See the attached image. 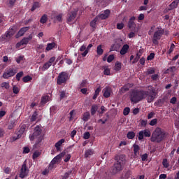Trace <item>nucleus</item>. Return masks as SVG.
Segmentation results:
<instances>
[{
  "label": "nucleus",
  "mask_w": 179,
  "mask_h": 179,
  "mask_svg": "<svg viewBox=\"0 0 179 179\" xmlns=\"http://www.w3.org/2000/svg\"><path fill=\"white\" fill-rule=\"evenodd\" d=\"M133 148L135 156H139V150H141V147L136 144H134Z\"/></svg>",
  "instance_id": "nucleus-26"
},
{
  "label": "nucleus",
  "mask_w": 179,
  "mask_h": 179,
  "mask_svg": "<svg viewBox=\"0 0 179 179\" xmlns=\"http://www.w3.org/2000/svg\"><path fill=\"white\" fill-rule=\"evenodd\" d=\"M157 124V119H153L150 122V125L151 127H154V125H156Z\"/></svg>",
  "instance_id": "nucleus-57"
},
{
  "label": "nucleus",
  "mask_w": 179,
  "mask_h": 179,
  "mask_svg": "<svg viewBox=\"0 0 179 179\" xmlns=\"http://www.w3.org/2000/svg\"><path fill=\"white\" fill-rule=\"evenodd\" d=\"M136 18L133 16L129 19V21L128 22V27L129 29H135V27L136 26V24H135V20Z\"/></svg>",
  "instance_id": "nucleus-18"
},
{
  "label": "nucleus",
  "mask_w": 179,
  "mask_h": 179,
  "mask_svg": "<svg viewBox=\"0 0 179 179\" xmlns=\"http://www.w3.org/2000/svg\"><path fill=\"white\" fill-rule=\"evenodd\" d=\"M64 15L62 13L58 14L55 17V13H52L51 15V19H55L57 22H62V17Z\"/></svg>",
  "instance_id": "nucleus-22"
},
{
  "label": "nucleus",
  "mask_w": 179,
  "mask_h": 179,
  "mask_svg": "<svg viewBox=\"0 0 179 179\" xmlns=\"http://www.w3.org/2000/svg\"><path fill=\"white\" fill-rule=\"evenodd\" d=\"M103 73H104V75H107V76L110 75L111 73H110V69H108V66H103Z\"/></svg>",
  "instance_id": "nucleus-40"
},
{
  "label": "nucleus",
  "mask_w": 179,
  "mask_h": 179,
  "mask_svg": "<svg viewBox=\"0 0 179 179\" xmlns=\"http://www.w3.org/2000/svg\"><path fill=\"white\" fill-rule=\"evenodd\" d=\"M108 16H110V10H106L103 12H102L101 14L96 16V19H99L100 20H104L107 18H108Z\"/></svg>",
  "instance_id": "nucleus-14"
},
{
  "label": "nucleus",
  "mask_w": 179,
  "mask_h": 179,
  "mask_svg": "<svg viewBox=\"0 0 179 179\" xmlns=\"http://www.w3.org/2000/svg\"><path fill=\"white\" fill-rule=\"evenodd\" d=\"M22 153L26 155L27 153H30V148H29V147H24L23 148V150H22Z\"/></svg>",
  "instance_id": "nucleus-52"
},
{
  "label": "nucleus",
  "mask_w": 179,
  "mask_h": 179,
  "mask_svg": "<svg viewBox=\"0 0 179 179\" xmlns=\"http://www.w3.org/2000/svg\"><path fill=\"white\" fill-rule=\"evenodd\" d=\"M17 72V71H16V69L13 68H10L6 70V71L3 73V79H9V78H12V76H15Z\"/></svg>",
  "instance_id": "nucleus-8"
},
{
  "label": "nucleus",
  "mask_w": 179,
  "mask_h": 179,
  "mask_svg": "<svg viewBox=\"0 0 179 179\" xmlns=\"http://www.w3.org/2000/svg\"><path fill=\"white\" fill-rule=\"evenodd\" d=\"M97 111V106L93 105L91 108V114L92 115H94L96 114V112Z\"/></svg>",
  "instance_id": "nucleus-45"
},
{
  "label": "nucleus",
  "mask_w": 179,
  "mask_h": 179,
  "mask_svg": "<svg viewBox=\"0 0 179 179\" xmlns=\"http://www.w3.org/2000/svg\"><path fill=\"white\" fill-rule=\"evenodd\" d=\"M65 97H68V93H66L65 91L60 92V99H65Z\"/></svg>",
  "instance_id": "nucleus-49"
},
{
  "label": "nucleus",
  "mask_w": 179,
  "mask_h": 179,
  "mask_svg": "<svg viewBox=\"0 0 179 179\" xmlns=\"http://www.w3.org/2000/svg\"><path fill=\"white\" fill-rule=\"evenodd\" d=\"M1 87H2L3 89H6L8 90V89L10 87V85H9V83L3 82L1 84Z\"/></svg>",
  "instance_id": "nucleus-36"
},
{
  "label": "nucleus",
  "mask_w": 179,
  "mask_h": 179,
  "mask_svg": "<svg viewBox=\"0 0 179 179\" xmlns=\"http://www.w3.org/2000/svg\"><path fill=\"white\" fill-rule=\"evenodd\" d=\"M142 54H143V49L141 48V49L138 51V52H137V54H136L137 57H138V58H141V56L142 55Z\"/></svg>",
  "instance_id": "nucleus-58"
},
{
  "label": "nucleus",
  "mask_w": 179,
  "mask_h": 179,
  "mask_svg": "<svg viewBox=\"0 0 179 179\" xmlns=\"http://www.w3.org/2000/svg\"><path fill=\"white\" fill-rule=\"evenodd\" d=\"M68 80V74L65 72H62L59 74L57 83V85H62Z\"/></svg>",
  "instance_id": "nucleus-9"
},
{
  "label": "nucleus",
  "mask_w": 179,
  "mask_h": 179,
  "mask_svg": "<svg viewBox=\"0 0 179 179\" xmlns=\"http://www.w3.org/2000/svg\"><path fill=\"white\" fill-rule=\"evenodd\" d=\"M104 51L103 50V48H101V45H99L97 46V48H96V52L98 54V55H103V52Z\"/></svg>",
  "instance_id": "nucleus-39"
},
{
  "label": "nucleus",
  "mask_w": 179,
  "mask_h": 179,
  "mask_svg": "<svg viewBox=\"0 0 179 179\" xmlns=\"http://www.w3.org/2000/svg\"><path fill=\"white\" fill-rule=\"evenodd\" d=\"M162 164L164 167H165V169L169 168V166H170V164H169V161H167V159H163Z\"/></svg>",
  "instance_id": "nucleus-47"
},
{
  "label": "nucleus",
  "mask_w": 179,
  "mask_h": 179,
  "mask_svg": "<svg viewBox=\"0 0 179 179\" xmlns=\"http://www.w3.org/2000/svg\"><path fill=\"white\" fill-rule=\"evenodd\" d=\"M99 22H100V20L97 19V17H96L95 19L90 22L91 27H96V24L99 23Z\"/></svg>",
  "instance_id": "nucleus-31"
},
{
  "label": "nucleus",
  "mask_w": 179,
  "mask_h": 179,
  "mask_svg": "<svg viewBox=\"0 0 179 179\" xmlns=\"http://www.w3.org/2000/svg\"><path fill=\"white\" fill-rule=\"evenodd\" d=\"M141 127H146L148 125V120H142L141 121Z\"/></svg>",
  "instance_id": "nucleus-62"
},
{
  "label": "nucleus",
  "mask_w": 179,
  "mask_h": 179,
  "mask_svg": "<svg viewBox=\"0 0 179 179\" xmlns=\"http://www.w3.org/2000/svg\"><path fill=\"white\" fill-rule=\"evenodd\" d=\"M103 97H106V99H108V97H110V96H111V87H106L103 90Z\"/></svg>",
  "instance_id": "nucleus-17"
},
{
  "label": "nucleus",
  "mask_w": 179,
  "mask_h": 179,
  "mask_svg": "<svg viewBox=\"0 0 179 179\" xmlns=\"http://www.w3.org/2000/svg\"><path fill=\"white\" fill-rule=\"evenodd\" d=\"M71 154H67L64 159L65 163H68V162H69V160H71Z\"/></svg>",
  "instance_id": "nucleus-59"
},
{
  "label": "nucleus",
  "mask_w": 179,
  "mask_h": 179,
  "mask_svg": "<svg viewBox=\"0 0 179 179\" xmlns=\"http://www.w3.org/2000/svg\"><path fill=\"white\" fill-rule=\"evenodd\" d=\"M19 92H20V89H19V87L16 85H14L13 87V92L14 93V94H17V93H19Z\"/></svg>",
  "instance_id": "nucleus-46"
},
{
  "label": "nucleus",
  "mask_w": 179,
  "mask_h": 179,
  "mask_svg": "<svg viewBox=\"0 0 179 179\" xmlns=\"http://www.w3.org/2000/svg\"><path fill=\"white\" fill-rule=\"evenodd\" d=\"M47 15H43L40 20L41 23H43L44 24V23L47 22Z\"/></svg>",
  "instance_id": "nucleus-48"
},
{
  "label": "nucleus",
  "mask_w": 179,
  "mask_h": 179,
  "mask_svg": "<svg viewBox=\"0 0 179 179\" xmlns=\"http://www.w3.org/2000/svg\"><path fill=\"white\" fill-rule=\"evenodd\" d=\"M65 155H66V152H62L58 155H57L56 157H55L51 162H53L55 164H57V163H59V160H61V159H62V157H64Z\"/></svg>",
  "instance_id": "nucleus-16"
},
{
  "label": "nucleus",
  "mask_w": 179,
  "mask_h": 179,
  "mask_svg": "<svg viewBox=\"0 0 179 179\" xmlns=\"http://www.w3.org/2000/svg\"><path fill=\"white\" fill-rule=\"evenodd\" d=\"M54 62H55V57H52L48 62H45L43 65V66L39 67V71L41 72H45V71H47V69H48Z\"/></svg>",
  "instance_id": "nucleus-6"
},
{
  "label": "nucleus",
  "mask_w": 179,
  "mask_h": 179,
  "mask_svg": "<svg viewBox=\"0 0 179 179\" xmlns=\"http://www.w3.org/2000/svg\"><path fill=\"white\" fill-rule=\"evenodd\" d=\"M122 179H135L132 178V172L131 171H127L124 172L122 176Z\"/></svg>",
  "instance_id": "nucleus-21"
},
{
  "label": "nucleus",
  "mask_w": 179,
  "mask_h": 179,
  "mask_svg": "<svg viewBox=\"0 0 179 179\" xmlns=\"http://www.w3.org/2000/svg\"><path fill=\"white\" fill-rule=\"evenodd\" d=\"M130 111H131V109L127 107L124 109L123 114L124 115H128V114H129Z\"/></svg>",
  "instance_id": "nucleus-53"
},
{
  "label": "nucleus",
  "mask_w": 179,
  "mask_h": 179,
  "mask_svg": "<svg viewBox=\"0 0 179 179\" xmlns=\"http://www.w3.org/2000/svg\"><path fill=\"white\" fill-rule=\"evenodd\" d=\"M107 111V109L106 108V107H104L103 106H101V111L99 110V116L101 117V115H103V114H104V113H106Z\"/></svg>",
  "instance_id": "nucleus-37"
},
{
  "label": "nucleus",
  "mask_w": 179,
  "mask_h": 179,
  "mask_svg": "<svg viewBox=\"0 0 179 179\" xmlns=\"http://www.w3.org/2000/svg\"><path fill=\"white\" fill-rule=\"evenodd\" d=\"M90 118V113L89 112H85L83 115V121H89Z\"/></svg>",
  "instance_id": "nucleus-30"
},
{
  "label": "nucleus",
  "mask_w": 179,
  "mask_h": 179,
  "mask_svg": "<svg viewBox=\"0 0 179 179\" xmlns=\"http://www.w3.org/2000/svg\"><path fill=\"white\" fill-rule=\"evenodd\" d=\"M43 48H44V45L43 44L37 45L36 48V50L37 51V52H41Z\"/></svg>",
  "instance_id": "nucleus-41"
},
{
  "label": "nucleus",
  "mask_w": 179,
  "mask_h": 179,
  "mask_svg": "<svg viewBox=\"0 0 179 179\" xmlns=\"http://www.w3.org/2000/svg\"><path fill=\"white\" fill-rule=\"evenodd\" d=\"M86 50H87L86 45H83L80 48L79 51H80L81 52H83V51H84V52H85L86 51Z\"/></svg>",
  "instance_id": "nucleus-61"
},
{
  "label": "nucleus",
  "mask_w": 179,
  "mask_h": 179,
  "mask_svg": "<svg viewBox=\"0 0 179 179\" xmlns=\"http://www.w3.org/2000/svg\"><path fill=\"white\" fill-rule=\"evenodd\" d=\"M122 67L121 62H117L115 64V71H121V68Z\"/></svg>",
  "instance_id": "nucleus-34"
},
{
  "label": "nucleus",
  "mask_w": 179,
  "mask_h": 179,
  "mask_svg": "<svg viewBox=\"0 0 179 179\" xmlns=\"http://www.w3.org/2000/svg\"><path fill=\"white\" fill-rule=\"evenodd\" d=\"M92 47H93V44H89L85 51L81 54L82 57H86L87 54H89V50H90Z\"/></svg>",
  "instance_id": "nucleus-27"
},
{
  "label": "nucleus",
  "mask_w": 179,
  "mask_h": 179,
  "mask_svg": "<svg viewBox=\"0 0 179 179\" xmlns=\"http://www.w3.org/2000/svg\"><path fill=\"white\" fill-rule=\"evenodd\" d=\"M31 80H33V78L30 76H24L22 78V81L24 82V83H28V82H30Z\"/></svg>",
  "instance_id": "nucleus-35"
},
{
  "label": "nucleus",
  "mask_w": 179,
  "mask_h": 179,
  "mask_svg": "<svg viewBox=\"0 0 179 179\" xmlns=\"http://www.w3.org/2000/svg\"><path fill=\"white\" fill-rule=\"evenodd\" d=\"M48 101H50V96L45 95L42 97L41 103L42 104H45Z\"/></svg>",
  "instance_id": "nucleus-32"
},
{
  "label": "nucleus",
  "mask_w": 179,
  "mask_h": 179,
  "mask_svg": "<svg viewBox=\"0 0 179 179\" xmlns=\"http://www.w3.org/2000/svg\"><path fill=\"white\" fill-rule=\"evenodd\" d=\"M131 87V84H126L124 86H123L119 91V93L120 94H124V93H126V92H128Z\"/></svg>",
  "instance_id": "nucleus-20"
},
{
  "label": "nucleus",
  "mask_w": 179,
  "mask_h": 179,
  "mask_svg": "<svg viewBox=\"0 0 179 179\" xmlns=\"http://www.w3.org/2000/svg\"><path fill=\"white\" fill-rule=\"evenodd\" d=\"M128 50H129V45L128 44L124 45L120 50V55H125L128 52Z\"/></svg>",
  "instance_id": "nucleus-24"
},
{
  "label": "nucleus",
  "mask_w": 179,
  "mask_h": 179,
  "mask_svg": "<svg viewBox=\"0 0 179 179\" xmlns=\"http://www.w3.org/2000/svg\"><path fill=\"white\" fill-rule=\"evenodd\" d=\"M16 33V31L13 28H10L8 31H7L5 34L2 36V38L4 40H9L11 37H13L15 34Z\"/></svg>",
  "instance_id": "nucleus-12"
},
{
  "label": "nucleus",
  "mask_w": 179,
  "mask_h": 179,
  "mask_svg": "<svg viewBox=\"0 0 179 179\" xmlns=\"http://www.w3.org/2000/svg\"><path fill=\"white\" fill-rule=\"evenodd\" d=\"M23 75H24L23 71H20L17 73L16 79H17V80H18V82H19V80H20V78H22V76H23Z\"/></svg>",
  "instance_id": "nucleus-50"
},
{
  "label": "nucleus",
  "mask_w": 179,
  "mask_h": 179,
  "mask_svg": "<svg viewBox=\"0 0 179 179\" xmlns=\"http://www.w3.org/2000/svg\"><path fill=\"white\" fill-rule=\"evenodd\" d=\"M57 47V43L55 42L49 43L47 44L45 51H51V50H54Z\"/></svg>",
  "instance_id": "nucleus-23"
},
{
  "label": "nucleus",
  "mask_w": 179,
  "mask_h": 179,
  "mask_svg": "<svg viewBox=\"0 0 179 179\" xmlns=\"http://www.w3.org/2000/svg\"><path fill=\"white\" fill-rule=\"evenodd\" d=\"M57 167V164H55L54 162H51L49 164L48 170L51 171L52 170H54Z\"/></svg>",
  "instance_id": "nucleus-44"
},
{
  "label": "nucleus",
  "mask_w": 179,
  "mask_h": 179,
  "mask_svg": "<svg viewBox=\"0 0 179 179\" xmlns=\"http://www.w3.org/2000/svg\"><path fill=\"white\" fill-rule=\"evenodd\" d=\"M41 126H36L34 129V134L29 136L30 141L36 139V143H40L43 141V134H41Z\"/></svg>",
  "instance_id": "nucleus-4"
},
{
  "label": "nucleus",
  "mask_w": 179,
  "mask_h": 179,
  "mask_svg": "<svg viewBox=\"0 0 179 179\" xmlns=\"http://www.w3.org/2000/svg\"><path fill=\"white\" fill-rule=\"evenodd\" d=\"M78 15V10L72 11L67 16V23L69 24H73L76 23V15Z\"/></svg>",
  "instance_id": "nucleus-7"
},
{
  "label": "nucleus",
  "mask_w": 179,
  "mask_h": 179,
  "mask_svg": "<svg viewBox=\"0 0 179 179\" xmlns=\"http://www.w3.org/2000/svg\"><path fill=\"white\" fill-rule=\"evenodd\" d=\"M37 115H38L37 114V112H34V114L32 115L31 117V121H36V120H37Z\"/></svg>",
  "instance_id": "nucleus-54"
},
{
  "label": "nucleus",
  "mask_w": 179,
  "mask_h": 179,
  "mask_svg": "<svg viewBox=\"0 0 179 179\" xmlns=\"http://www.w3.org/2000/svg\"><path fill=\"white\" fill-rule=\"evenodd\" d=\"M26 131V125H22L20 130L18 131L17 134V137H13V140L16 141L17 139H20V138H22V136H24V131Z\"/></svg>",
  "instance_id": "nucleus-15"
},
{
  "label": "nucleus",
  "mask_w": 179,
  "mask_h": 179,
  "mask_svg": "<svg viewBox=\"0 0 179 179\" xmlns=\"http://www.w3.org/2000/svg\"><path fill=\"white\" fill-rule=\"evenodd\" d=\"M83 138L85 139H89V138H90V132H85L84 134Z\"/></svg>",
  "instance_id": "nucleus-64"
},
{
  "label": "nucleus",
  "mask_w": 179,
  "mask_h": 179,
  "mask_svg": "<svg viewBox=\"0 0 179 179\" xmlns=\"http://www.w3.org/2000/svg\"><path fill=\"white\" fill-rule=\"evenodd\" d=\"M167 138V133L163 129L157 127L152 132L150 141L151 142H156L160 143Z\"/></svg>",
  "instance_id": "nucleus-2"
},
{
  "label": "nucleus",
  "mask_w": 179,
  "mask_h": 179,
  "mask_svg": "<svg viewBox=\"0 0 179 179\" xmlns=\"http://www.w3.org/2000/svg\"><path fill=\"white\" fill-rule=\"evenodd\" d=\"M65 143V139L64 138L57 142L55 145V147L56 148L57 150H59L61 149V145H62V143Z\"/></svg>",
  "instance_id": "nucleus-25"
},
{
  "label": "nucleus",
  "mask_w": 179,
  "mask_h": 179,
  "mask_svg": "<svg viewBox=\"0 0 179 179\" xmlns=\"http://www.w3.org/2000/svg\"><path fill=\"white\" fill-rule=\"evenodd\" d=\"M113 60H114V55H110L108 57L107 62L110 64V62H113Z\"/></svg>",
  "instance_id": "nucleus-55"
},
{
  "label": "nucleus",
  "mask_w": 179,
  "mask_h": 179,
  "mask_svg": "<svg viewBox=\"0 0 179 179\" xmlns=\"http://www.w3.org/2000/svg\"><path fill=\"white\" fill-rule=\"evenodd\" d=\"M38 8H40V3L34 2L32 8H31V12H34V10H36V9H38Z\"/></svg>",
  "instance_id": "nucleus-33"
},
{
  "label": "nucleus",
  "mask_w": 179,
  "mask_h": 179,
  "mask_svg": "<svg viewBox=\"0 0 179 179\" xmlns=\"http://www.w3.org/2000/svg\"><path fill=\"white\" fill-rule=\"evenodd\" d=\"M152 133L149 129L141 130L138 133V141H142L143 139V136L145 138H150Z\"/></svg>",
  "instance_id": "nucleus-10"
},
{
  "label": "nucleus",
  "mask_w": 179,
  "mask_h": 179,
  "mask_svg": "<svg viewBox=\"0 0 179 179\" xmlns=\"http://www.w3.org/2000/svg\"><path fill=\"white\" fill-rule=\"evenodd\" d=\"M27 30H29V27H25L23 28H21L20 29V31H18V33L16 35V38H19V37H22V36H23L24 34V33H26L27 31Z\"/></svg>",
  "instance_id": "nucleus-19"
},
{
  "label": "nucleus",
  "mask_w": 179,
  "mask_h": 179,
  "mask_svg": "<svg viewBox=\"0 0 179 179\" xmlns=\"http://www.w3.org/2000/svg\"><path fill=\"white\" fill-rule=\"evenodd\" d=\"M179 0H175L170 4V9H174L177 8V5H178Z\"/></svg>",
  "instance_id": "nucleus-29"
},
{
  "label": "nucleus",
  "mask_w": 179,
  "mask_h": 179,
  "mask_svg": "<svg viewBox=\"0 0 179 179\" xmlns=\"http://www.w3.org/2000/svg\"><path fill=\"white\" fill-rule=\"evenodd\" d=\"M128 139H134L135 138V132L129 131L127 135Z\"/></svg>",
  "instance_id": "nucleus-42"
},
{
  "label": "nucleus",
  "mask_w": 179,
  "mask_h": 179,
  "mask_svg": "<svg viewBox=\"0 0 179 179\" xmlns=\"http://www.w3.org/2000/svg\"><path fill=\"white\" fill-rule=\"evenodd\" d=\"M156 90L153 86H148V90H133L130 94V100L133 104H136L146 99L148 103H152L156 99Z\"/></svg>",
  "instance_id": "nucleus-1"
},
{
  "label": "nucleus",
  "mask_w": 179,
  "mask_h": 179,
  "mask_svg": "<svg viewBox=\"0 0 179 179\" xmlns=\"http://www.w3.org/2000/svg\"><path fill=\"white\" fill-rule=\"evenodd\" d=\"M155 73V69L150 68L147 70V75H153Z\"/></svg>",
  "instance_id": "nucleus-51"
},
{
  "label": "nucleus",
  "mask_w": 179,
  "mask_h": 179,
  "mask_svg": "<svg viewBox=\"0 0 179 179\" xmlns=\"http://www.w3.org/2000/svg\"><path fill=\"white\" fill-rule=\"evenodd\" d=\"M155 58V53H150L149 56H148L147 59L148 61H152Z\"/></svg>",
  "instance_id": "nucleus-60"
},
{
  "label": "nucleus",
  "mask_w": 179,
  "mask_h": 179,
  "mask_svg": "<svg viewBox=\"0 0 179 179\" xmlns=\"http://www.w3.org/2000/svg\"><path fill=\"white\" fill-rule=\"evenodd\" d=\"M117 29H118V30H122V29H124V23H122V22L117 23Z\"/></svg>",
  "instance_id": "nucleus-56"
},
{
  "label": "nucleus",
  "mask_w": 179,
  "mask_h": 179,
  "mask_svg": "<svg viewBox=\"0 0 179 179\" xmlns=\"http://www.w3.org/2000/svg\"><path fill=\"white\" fill-rule=\"evenodd\" d=\"M127 163L125 155H122L116 157V162L114 164V169L112 171V174H117L119 171L124 169V166Z\"/></svg>",
  "instance_id": "nucleus-3"
},
{
  "label": "nucleus",
  "mask_w": 179,
  "mask_h": 179,
  "mask_svg": "<svg viewBox=\"0 0 179 179\" xmlns=\"http://www.w3.org/2000/svg\"><path fill=\"white\" fill-rule=\"evenodd\" d=\"M33 39V35L30 34L28 37L24 38L20 43H17L16 47L19 48L20 45H26L29 43V41Z\"/></svg>",
  "instance_id": "nucleus-13"
},
{
  "label": "nucleus",
  "mask_w": 179,
  "mask_h": 179,
  "mask_svg": "<svg viewBox=\"0 0 179 179\" xmlns=\"http://www.w3.org/2000/svg\"><path fill=\"white\" fill-rule=\"evenodd\" d=\"M164 34V29L162 28H158L157 31L154 33L153 38H152V43L155 45H157L159 44V40L162 38V36Z\"/></svg>",
  "instance_id": "nucleus-5"
},
{
  "label": "nucleus",
  "mask_w": 179,
  "mask_h": 179,
  "mask_svg": "<svg viewBox=\"0 0 179 179\" xmlns=\"http://www.w3.org/2000/svg\"><path fill=\"white\" fill-rule=\"evenodd\" d=\"M15 125H16V120L9 122L8 124V129H13Z\"/></svg>",
  "instance_id": "nucleus-28"
},
{
  "label": "nucleus",
  "mask_w": 179,
  "mask_h": 179,
  "mask_svg": "<svg viewBox=\"0 0 179 179\" xmlns=\"http://www.w3.org/2000/svg\"><path fill=\"white\" fill-rule=\"evenodd\" d=\"M27 174H29V169L26 165V161H25L22 166L20 173V178H24L25 177H27Z\"/></svg>",
  "instance_id": "nucleus-11"
},
{
  "label": "nucleus",
  "mask_w": 179,
  "mask_h": 179,
  "mask_svg": "<svg viewBox=\"0 0 179 179\" xmlns=\"http://www.w3.org/2000/svg\"><path fill=\"white\" fill-rule=\"evenodd\" d=\"M151 79L152 80H157V79H159V74H153L152 76H151Z\"/></svg>",
  "instance_id": "nucleus-63"
},
{
  "label": "nucleus",
  "mask_w": 179,
  "mask_h": 179,
  "mask_svg": "<svg viewBox=\"0 0 179 179\" xmlns=\"http://www.w3.org/2000/svg\"><path fill=\"white\" fill-rule=\"evenodd\" d=\"M94 153L93 150H87L85 152V157H89L90 156H92Z\"/></svg>",
  "instance_id": "nucleus-38"
},
{
  "label": "nucleus",
  "mask_w": 179,
  "mask_h": 179,
  "mask_svg": "<svg viewBox=\"0 0 179 179\" xmlns=\"http://www.w3.org/2000/svg\"><path fill=\"white\" fill-rule=\"evenodd\" d=\"M41 155V152L40 151L34 152L32 156L33 160L37 159V157H40Z\"/></svg>",
  "instance_id": "nucleus-43"
}]
</instances>
